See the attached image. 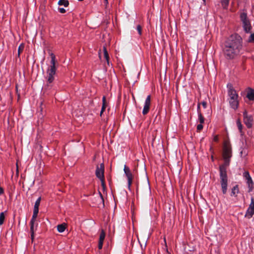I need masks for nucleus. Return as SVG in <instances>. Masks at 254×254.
Instances as JSON below:
<instances>
[{
	"label": "nucleus",
	"mask_w": 254,
	"mask_h": 254,
	"mask_svg": "<svg viewBox=\"0 0 254 254\" xmlns=\"http://www.w3.org/2000/svg\"><path fill=\"white\" fill-rule=\"evenodd\" d=\"M243 47V40L237 34L231 35L224 42L223 53L227 59H232L240 55Z\"/></svg>",
	"instance_id": "obj_1"
},
{
	"label": "nucleus",
	"mask_w": 254,
	"mask_h": 254,
	"mask_svg": "<svg viewBox=\"0 0 254 254\" xmlns=\"http://www.w3.org/2000/svg\"><path fill=\"white\" fill-rule=\"evenodd\" d=\"M232 151L229 145H225L223 148V157L224 160V165L219 167L220 184L223 194H226L227 190L228 177L226 167L229 165L230 159L232 156Z\"/></svg>",
	"instance_id": "obj_2"
},
{
	"label": "nucleus",
	"mask_w": 254,
	"mask_h": 254,
	"mask_svg": "<svg viewBox=\"0 0 254 254\" xmlns=\"http://www.w3.org/2000/svg\"><path fill=\"white\" fill-rule=\"evenodd\" d=\"M51 58V65L49 67L47 71V83L43 88L44 92L47 89L50 88L52 87L51 83L54 80V75L56 74V68L55 66L56 64V57L53 53H50Z\"/></svg>",
	"instance_id": "obj_3"
},
{
	"label": "nucleus",
	"mask_w": 254,
	"mask_h": 254,
	"mask_svg": "<svg viewBox=\"0 0 254 254\" xmlns=\"http://www.w3.org/2000/svg\"><path fill=\"white\" fill-rule=\"evenodd\" d=\"M227 87L229 105L232 109L236 110L239 106L238 94L231 84H228Z\"/></svg>",
	"instance_id": "obj_4"
},
{
	"label": "nucleus",
	"mask_w": 254,
	"mask_h": 254,
	"mask_svg": "<svg viewBox=\"0 0 254 254\" xmlns=\"http://www.w3.org/2000/svg\"><path fill=\"white\" fill-rule=\"evenodd\" d=\"M241 20L243 23V26L244 30L248 33L251 31V25L249 20L247 18V14L245 12H243L240 15Z\"/></svg>",
	"instance_id": "obj_5"
},
{
	"label": "nucleus",
	"mask_w": 254,
	"mask_h": 254,
	"mask_svg": "<svg viewBox=\"0 0 254 254\" xmlns=\"http://www.w3.org/2000/svg\"><path fill=\"white\" fill-rule=\"evenodd\" d=\"M104 165L103 163H101L100 166H97L96 170V176L98 178L102 183V185L104 187L105 185L104 182Z\"/></svg>",
	"instance_id": "obj_6"
},
{
	"label": "nucleus",
	"mask_w": 254,
	"mask_h": 254,
	"mask_svg": "<svg viewBox=\"0 0 254 254\" xmlns=\"http://www.w3.org/2000/svg\"><path fill=\"white\" fill-rule=\"evenodd\" d=\"M124 171L127 179L128 188L129 189H130L133 178V176L129 168L126 165H124Z\"/></svg>",
	"instance_id": "obj_7"
},
{
	"label": "nucleus",
	"mask_w": 254,
	"mask_h": 254,
	"mask_svg": "<svg viewBox=\"0 0 254 254\" xmlns=\"http://www.w3.org/2000/svg\"><path fill=\"white\" fill-rule=\"evenodd\" d=\"M244 122L248 128H251L253 125V118L251 115H248V112L245 110L243 112Z\"/></svg>",
	"instance_id": "obj_8"
},
{
	"label": "nucleus",
	"mask_w": 254,
	"mask_h": 254,
	"mask_svg": "<svg viewBox=\"0 0 254 254\" xmlns=\"http://www.w3.org/2000/svg\"><path fill=\"white\" fill-rule=\"evenodd\" d=\"M150 104L151 96L150 95H148L145 101L144 105L142 111L143 115H146L148 113L150 109Z\"/></svg>",
	"instance_id": "obj_9"
},
{
	"label": "nucleus",
	"mask_w": 254,
	"mask_h": 254,
	"mask_svg": "<svg viewBox=\"0 0 254 254\" xmlns=\"http://www.w3.org/2000/svg\"><path fill=\"white\" fill-rule=\"evenodd\" d=\"M254 214V198L251 197V203L248 209L247 210L246 216H248L249 218H251Z\"/></svg>",
	"instance_id": "obj_10"
},
{
	"label": "nucleus",
	"mask_w": 254,
	"mask_h": 254,
	"mask_svg": "<svg viewBox=\"0 0 254 254\" xmlns=\"http://www.w3.org/2000/svg\"><path fill=\"white\" fill-rule=\"evenodd\" d=\"M243 176L247 181V183L249 188V191H252L253 189V182L248 172L246 171L243 174Z\"/></svg>",
	"instance_id": "obj_11"
},
{
	"label": "nucleus",
	"mask_w": 254,
	"mask_h": 254,
	"mask_svg": "<svg viewBox=\"0 0 254 254\" xmlns=\"http://www.w3.org/2000/svg\"><path fill=\"white\" fill-rule=\"evenodd\" d=\"M247 98L250 101L254 100V89L251 88H248L247 92Z\"/></svg>",
	"instance_id": "obj_12"
},
{
	"label": "nucleus",
	"mask_w": 254,
	"mask_h": 254,
	"mask_svg": "<svg viewBox=\"0 0 254 254\" xmlns=\"http://www.w3.org/2000/svg\"><path fill=\"white\" fill-rule=\"evenodd\" d=\"M102 102H103L102 107V109H101V110L100 112L101 116L102 115V114H103V113L104 112V111H105V109L106 108V107L107 106V103L106 102L105 96H103V99H102Z\"/></svg>",
	"instance_id": "obj_13"
},
{
	"label": "nucleus",
	"mask_w": 254,
	"mask_h": 254,
	"mask_svg": "<svg viewBox=\"0 0 254 254\" xmlns=\"http://www.w3.org/2000/svg\"><path fill=\"white\" fill-rule=\"evenodd\" d=\"M236 123H237V125L238 129H239L240 132L241 133V135H243L244 133V132L242 130V129H243V125L241 124L240 120V119H238L237 122H236Z\"/></svg>",
	"instance_id": "obj_14"
},
{
	"label": "nucleus",
	"mask_w": 254,
	"mask_h": 254,
	"mask_svg": "<svg viewBox=\"0 0 254 254\" xmlns=\"http://www.w3.org/2000/svg\"><path fill=\"white\" fill-rule=\"evenodd\" d=\"M239 188L238 185H236L232 189L231 196H236L239 193Z\"/></svg>",
	"instance_id": "obj_15"
},
{
	"label": "nucleus",
	"mask_w": 254,
	"mask_h": 254,
	"mask_svg": "<svg viewBox=\"0 0 254 254\" xmlns=\"http://www.w3.org/2000/svg\"><path fill=\"white\" fill-rule=\"evenodd\" d=\"M66 224L65 223H63L62 224L58 225L57 226V230L59 232L62 233L63 232L65 228H66Z\"/></svg>",
	"instance_id": "obj_16"
},
{
	"label": "nucleus",
	"mask_w": 254,
	"mask_h": 254,
	"mask_svg": "<svg viewBox=\"0 0 254 254\" xmlns=\"http://www.w3.org/2000/svg\"><path fill=\"white\" fill-rule=\"evenodd\" d=\"M230 0H220L222 7L224 9H227L229 4Z\"/></svg>",
	"instance_id": "obj_17"
},
{
	"label": "nucleus",
	"mask_w": 254,
	"mask_h": 254,
	"mask_svg": "<svg viewBox=\"0 0 254 254\" xmlns=\"http://www.w3.org/2000/svg\"><path fill=\"white\" fill-rule=\"evenodd\" d=\"M103 51H104V57L107 61V64H109V55H108V52H107V50L106 47H103Z\"/></svg>",
	"instance_id": "obj_18"
},
{
	"label": "nucleus",
	"mask_w": 254,
	"mask_h": 254,
	"mask_svg": "<svg viewBox=\"0 0 254 254\" xmlns=\"http://www.w3.org/2000/svg\"><path fill=\"white\" fill-rule=\"evenodd\" d=\"M41 199V197H39L36 201V202L35 203L34 207V210H39V206L40 205Z\"/></svg>",
	"instance_id": "obj_19"
},
{
	"label": "nucleus",
	"mask_w": 254,
	"mask_h": 254,
	"mask_svg": "<svg viewBox=\"0 0 254 254\" xmlns=\"http://www.w3.org/2000/svg\"><path fill=\"white\" fill-rule=\"evenodd\" d=\"M39 210H33V214L32 217V219L30 221V222H35L36 217H37L38 213Z\"/></svg>",
	"instance_id": "obj_20"
},
{
	"label": "nucleus",
	"mask_w": 254,
	"mask_h": 254,
	"mask_svg": "<svg viewBox=\"0 0 254 254\" xmlns=\"http://www.w3.org/2000/svg\"><path fill=\"white\" fill-rule=\"evenodd\" d=\"M58 4L60 5H64L65 7H66L68 5L69 2L67 0H60L58 2Z\"/></svg>",
	"instance_id": "obj_21"
},
{
	"label": "nucleus",
	"mask_w": 254,
	"mask_h": 254,
	"mask_svg": "<svg viewBox=\"0 0 254 254\" xmlns=\"http://www.w3.org/2000/svg\"><path fill=\"white\" fill-rule=\"evenodd\" d=\"M34 223H35V222H30V232H31V233H34L35 231L36 230V227L37 226V224L35 227Z\"/></svg>",
	"instance_id": "obj_22"
},
{
	"label": "nucleus",
	"mask_w": 254,
	"mask_h": 254,
	"mask_svg": "<svg viewBox=\"0 0 254 254\" xmlns=\"http://www.w3.org/2000/svg\"><path fill=\"white\" fill-rule=\"evenodd\" d=\"M105 233L104 231V230H102L101 231V232L100 235L99 241L103 242L104 240L105 239Z\"/></svg>",
	"instance_id": "obj_23"
},
{
	"label": "nucleus",
	"mask_w": 254,
	"mask_h": 254,
	"mask_svg": "<svg viewBox=\"0 0 254 254\" xmlns=\"http://www.w3.org/2000/svg\"><path fill=\"white\" fill-rule=\"evenodd\" d=\"M4 219H5V216H4V212H1L0 213V226L3 224Z\"/></svg>",
	"instance_id": "obj_24"
},
{
	"label": "nucleus",
	"mask_w": 254,
	"mask_h": 254,
	"mask_svg": "<svg viewBox=\"0 0 254 254\" xmlns=\"http://www.w3.org/2000/svg\"><path fill=\"white\" fill-rule=\"evenodd\" d=\"M24 48V45L23 44H21L18 47V55L19 56L20 54L23 51Z\"/></svg>",
	"instance_id": "obj_25"
},
{
	"label": "nucleus",
	"mask_w": 254,
	"mask_h": 254,
	"mask_svg": "<svg viewBox=\"0 0 254 254\" xmlns=\"http://www.w3.org/2000/svg\"><path fill=\"white\" fill-rule=\"evenodd\" d=\"M198 119L200 124L204 123V118L201 113L198 114Z\"/></svg>",
	"instance_id": "obj_26"
},
{
	"label": "nucleus",
	"mask_w": 254,
	"mask_h": 254,
	"mask_svg": "<svg viewBox=\"0 0 254 254\" xmlns=\"http://www.w3.org/2000/svg\"><path fill=\"white\" fill-rule=\"evenodd\" d=\"M248 42L250 43H253V42L254 43V33L250 35V36L248 39Z\"/></svg>",
	"instance_id": "obj_27"
},
{
	"label": "nucleus",
	"mask_w": 254,
	"mask_h": 254,
	"mask_svg": "<svg viewBox=\"0 0 254 254\" xmlns=\"http://www.w3.org/2000/svg\"><path fill=\"white\" fill-rule=\"evenodd\" d=\"M136 29L138 32L139 35H141L142 33V28L141 26L139 25H138L136 27Z\"/></svg>",
	"instance_id": "obj_28"
},
{
	"label": "nucleus",
	"mask_w": 254,
	"mask_h": 254,
	"mask_svg": "<svg viewBox=\"0 0 254 254\" xmlns=\"http://www.w3.org/2000/svg\"><path fill=\"white\" fill-rule=\"evenodd\" d=\"M203 128V126L202 125V124H199L197 126V129L198 131L201 130Z\"/></svg>",
	"instance_id": "obj_29"
},
{
	"label": "nucleus",
	"mask_w": 254,
	"mask_h": 254,
	"mask_svg": "<svg viewBox=\"0 0 254 254\" xmlns=\"http://www.w3.org/2000/svg\"><path fill=\"white\" fill-rule=\"evenodd\" d=\"M103 244V242L99 241V244H98L99 249L100 250L102 248Z\"/></svg>",
	"instance_id": "obj_30"
},
{
	"label": "nucleus",
	"mask_w": 254,
	"mask_h": 254,
	"mask_svg": "<svg viewBox=\"0 0 254 254\" xmlns=\"http://www.w3.org/2000/svg\"><path fill=\"white\" fill-rule=\"evenodd\" d=\"M59 10L62 13H64L65 12V9L64 8H59Z\"/></svg>",
	"instance_id": "obj_31"
},
{
	"label": "nucleus",
	"mask_w": 254,
	"mask_h": 254,
	"mask_svg": "<svg viewBox=\"0 0 254 254\" xmlns=\"http://www.w3.org/2000/svg\"><path fill=\"white\" fill-rule=\"evenodd\" d=\"M201 104H202V106H203V107L204 108H206V105H207V104H206V102H205V101H203V102L201 103Z\"/></svg>",
	"instance_id": "obj_32"
},
{
	"label": "nucleus",
	"mask_w": 254,
	"mask_h": 254,
	"mask_svg": "<svg viewBox=\"0 0 254 254\" xmlns=\"http://www.w3.org/2000/svg\"><path fill=\"white\" fill-rule=\"evenodd\" d=\"M213 140L214 141H217L218 140V137L217 135H215L213 138Z\"/></svg>",
	"instance_id": "obj_33"
},
{
	"label": "nucleus",
	"mask_w": 254,
	"mask_h": 254,
	"mask_svg": "<svg viewBox=\"0 0 254 254\" xmlns=\"http://www.w3.org/2000/svg\"><path fill=\"white\" fill-rule=\"evenodd\" d=\"M4 192L3 190L1 187H0V195H1Z\"/></svg>",
	"instance_id": "obj_34"
},
{
	"label": "nucleus",
	"mask_w": 254,
	"mask_h": 254,
	"mask_svg": "<svg viewBox=\"0 0 254 254\" xmlns=\"http://www.w3.org/2000/svg\"><path fill=\"white\" fill-rule=\"evenodd\" d=\"M34 233H31V240L32 241L34 240Z\"/></svg>",
	"instance_id": "obj_35"
},
{
	"label": "nucleus",
	"mask_w": 254,
	"mask_h": 254,
	"mask_svg": "<svg viewBox=\"0 0 254 254\" xmlns=\"http://www.w3.org/2000/svg\"><path fill=\"white\" fill-rule=\"evenodd\" d=\"M99 194H100V196H101V199H102V201H103V202L104 203V199H103V196H102V194L101 193V192H99Z\"/></svg>",
	"instance_id": "obj_36"
},
{
	"label": "nucleus",
	"mask_w": 254,
	"mask_h": 254,
	"mask_svg": "<svg viewBox=\"0 0 254 254\" xmlns=\"http://www.w3.org/2000/svg\"><path fill=\"white\" fill-rule=\"evenodd\" d=\"M16 171H17V174H18V164H17V163H16Z\"/></svg>",
	"instance_id": "obj_37"
},
{
	"label": "nucleus",
	"mask_w": 254,
	"mask_h": 254,
	"mask_svg": "<svg viewBox=\"0 0 254 254\" xmlns=\"http://www.w3.org/2000/svg\"><path fill=\"white\" fill-rule=\"evenodd\" d=\"M200 108V104H199L197 106V110H198Z\"/></svg>",
	"instance_id": "obj_38"
},
{
	"label": "nucleus",
	"mask_w": 254,
	"mask_h": 254,
	"mask_svg": "<svg viewBox=\"0 0 254 254\" xmlns=\"http://www.w3.org/2000/svg\"><path fill=\"white\" fill-rule=\"evenodd\" d=\"M16 89L17 90V86H16Z\"/></svg>",
	"instance_id": "obj_39"
},
{
	"label": "nucleus",
	"mask_w": 254,
	"mask_h": 254,
	"mask_svg": "<svg viewBox=\"0 0 254 254\" xmlns=\"http://www.w3.org/2000/svg\"><path fill=\"white\" fill-rule=\"evenodd\" d=\"M99 58H100V53H99Z\"/></svg>",
	"instance_id": "obj_40"
},
{
	"label": "nucleus",
	"mask_w": 254,
	"mask_h": 254,
	"mask_svg": "<svg viewBox=\"0 0 254 254\" xmlns=\"http://www.w3.org/2000/svg\"><path fill=\"white\" fill-rule=\"evenodd\" d=\"M204 2H205V0H203Z\"/></svg>",
	"instance_id": "obj_41"
},
{
	"label": "nucleus",
	"mask_w": 254,
	"mask_h": 254,
	"mask_svg": "<svg viewBox=\"0 0 254 254\" xmlns=\"http://www.w3.org/2000/svg\"><path fill=\"white\" fill-rule=\"evenodd\" d=\"M106 1H107V0H105Z\"/></svg>",
	"instance_id": "obj_42"
}]
</instances>
